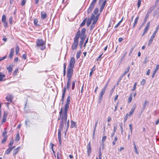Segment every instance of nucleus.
<instances>
[{
    "instance_id": "1",
    "label": "nucleus",
    "mask_w": 159,
    "mask_h": 159,
    "mask_svg": "<svg viewBox=\"0 0 159 159\" xmlns=\"http://www.w3.org/2000/svg\"><path fill=\"white\" fill-rule=\"evenodd\" d=\"M68 110V109H66L65 108L64 109L62 108L60 112V117L58 119V120H61V122L59 125V128H61V125L63 128L64 124L65 123L66 124L65 127L66 129V131L67 130L69 126V120L66 123L67 117V112Z\"/></svg>"
},
{
    "instance_id": "2",
    "label": "nucleus",
    "mask_w": 159,
    "mask_h": 159,
    "mask_svg": "<svg viewBox=\"0 0 159 159\" xmlns=\"http://www.w3.org/2000/svg\"><path fill=\"white\" fill-rule=\"evenodd\" d=\"M80 35V31H78L74 39V42L72 44V48L73 50H76L78 46V41Z\"/></svg>"
},
{
    "instance_id": "3",
    "label": "nucleus",
    "mask_w": 159,
    "mask_h": 159,
    "mask_svg": "<svg viewBox=\"0 0 159 159\" xmlns=\"http://www.w3.org/2000/svg\"><path fill=\"white\" fill-rule=\"evenodd\" d=\"M45 43L42 39H38L37 40L36 45L41 50H43L45 48Z\"/></svg>"
},
{
    "instance_id": "4",
    "label": "nucleus",
    "mask_w": 159,
    "mask_h": 159,
    "mask_svg": "<svg viewBox=\"0 0 159 159\" xmlns=\"http://www.w3.org/2000/svg\"><path fill=\"white\" fill-rule=\"evenodd\" d=\"M62 126L61 125V128H59V129L58 131V139L59 142L60 146L61 145V132L63 129Z\"/></svg>"
},
{
    "instance_id": "5",
    "label": "nucleus",
    "mask_w": 159,
    "mask_h": 159,
    "mask_svg": "<svg viewBox=\"0 0 159 159\" xmlns=\"http://www.w3.org/2000/svg\"><path fill=\"white\" fill-rule=\"evenodd\" d=\"M73 72V69L68 68L67 71V77L68 79L71 80Z\"/></svg>"
},
{
    "instance_id": "6",
    "label": "nucleus",
    "mask_w": 159,
    "mask_h": 159,
    "mask_svg": "<svg viewBox=\"0 0 159 159\" xmlns=\"http://www.w3.org/2000/svg\"><path fill=\"white\" fill-rule=\"evenodd\" d=\"M107 86H105L104 88L102 89V91L100 93V94L99 96V102L100 103L101 101H102V96L104 93H105V90L106 89Z\"/></svg>"
},
{
    "instance_id": "7",
    "label": "nucleus",
    "mask_w": 159,
    "mask_h": 159,
    "mask_svg": "<svg viewBox=\"0 0 159 159\" xmlns=\"http://www.w3.org/2000/svg\"><path fill=\"white\" fill-rule=\"evenodd\" d=\"M75 63V60L74 57H72L71 58L70 63L68 68H73L74 66Z\"/></svg>"
},
{
    "instance_id": "8",
    "label": "nucleus",
    "mask_w": 159,
    "mask_h": 159,
    "mask_svg": "<svg viewBox=\"0 0 159 159\" xmlns=\"http://www.w3.org/2000/svg\"><path fill=\"white\" fill-rule=\"evenodd\" d=\"M87 154L88 156H89L90 153L91 152V142H89L88 144H87Z\"/></svg>"
},
{
    "instance_id": "9",
    "label": "nucleus",
    "mask_w": 159,
    "mask_h": 159,
    "mask_svg": "<svg viewBox=\"0 0 159 159\" xmlns=\"http://www.w3.org/2000/svg\"><path fill=\"white\" fill-rule=\"evenodd\" d=\"M94 18V15L93 14H92L91 17L88 19L87 22V25L88 26H89L91 23L92 20H93Z\"/></svg>"
},
{
    "instance_id": "10",
    "label": "nucleus",
    "mask_w": 159,
    "mask_h": 159,
    "mask_svg": "<svg viewBox=\"0 0 159 159\" xmlns=\"http://www.w3.org/2000/svg\"><path fill=\"white\" fill-rule=\"evenodd\" d=\"M70 96H68L67 97L66 103L65 105V108L66 109H68L69 107V104L70 103Z\"/></svg>"
},
{
    "instance_id": "11",
    "label": "nucleus",
    "mask_w": 159,
    "mask_h": 159,
    "mask_svg": "<svg viewBox=\"0 0 159 159\" xmlns=\"http://www.w3.org/2000/svg\"><path fill=\"white\" fill-rule=\"evenodd\" d=\"M13 97L10 94H8L6 98L7 101L11 102Z\"/></svg>"
},
{
    "instance_id": "12",
    "label": "nucleus",
    "mask_w": 159,
    "mask_h": 159,
    "mask_svg": "<svg viewBox=\"0 0 159 159\" xmlns=\"http://www.w3.org/2000/svg\"><path fill=\"white\" fill-rule=\"evenodd\" d=\"M66 87H65L64 88L63 90L62 98L61 99V102H62V104L63 103L64 98L65 97V93L66 92Z\"/></svg>"
},
{
    "instance_id": "13",
    "label": "nucleus",
    "mask_w": 159,
    "mask_h": 159,
    "mask_svg": "<svg viewBox=\"0 0 159 159\" xmlns=\"http://www.w3.org/2000/svg\"><path fill=\"white\" fill-rule=\"evenodd\" d=\"M41 18L42 19H44L47 17L46 13L44 11H42L41 13Z\"/></svg>"
},
{
    "instance_id": "14",
    "label": "nucleus",
    "mask_w": 159,
    "mask_h": 159,
    "mask_svg": "<svg viewBox=\"0 0 159 159\" xmlns=\"http://www.w3.org/2000/svg\"><path fill=\"white\" fill-rule=\"evenodd\" d=\"M94 5L92 4H91L87 12L88 14L90 13L91 12L94 7Z\"/></svg>"
},
{
    "instance_id": "15",
    "label": "nucleus",
    "mask_w": 159,
    "mask_h": 159,
    "mask_svg": "<svg viewBox=\"0 0 159 159\" xmlns=\"http://www.w3.org/2000/svg\"><path fill=\"white\" fill-rule=\"evenodd\" d=\"M14 52V48H12L10 51V52L9 55V57L10 59H12Z\"/></svg>"
},
{
    "instance_id": "16",
    "label": "nucleus",
    "mask_w": 159,
    "mask_h": 159,
    "mask_svg": "<svg viewBox=\"0 0 159 159\" xmlns=\"http://www.w3.org/2000/svg\"><path fill=\"white\" fill-rule=\"evenodd\" d=\"M155 7L154 6H153L149 8L148 11L147 12L148 14H150L152 12V11L155 8Z\"/></svg>"
},
{
    "instance_id": "17",
    "label": "nucleus",
    "mask_w": 159,
    "mask_h": 159,
    "mask_svg": "<svg viewBox=\"0 0 159 159\" xmlns=\"http://www.w3.org/2000/svg\"><path fill=\"white\" fill-rule=\"evenodd\" d=\"M5 76V75L2 72L0 73V81L3 80V79Z\"/></svg>"
},
{
    "instance_id": "18",
    "label": "nucleus",
    "mask_w": 159,
    "mask_h": 159,
    "mask_svg": "<svg viewBox=\"0 0 159 159\" xmlns=\"http://www.w3.org/2000/svg\"><path fill=\"white\" fill-rule=\"evenodd\" d=\"M71 82V80L68 79L66 88L68 89H69L70 88V83Z\"/></svg>"
},
{
    "instance_id": "19",
    "label": "nucleus",
    "mask_w": 159,
    "mask_h": 159,
    "mask_svg": "<svg viewBox=\"0 0 159 159\" xmlns=\"http://www.w3.org/2000/svg\"><path fill=\"white\" fill-rule=\"evenodd\" d=\"M154 38V37L151 36L148 43V46H149L152 44Z\"/></svg>"
},
{
    "instance_id": "20",
    "label": "nucleus",
    "mask_w": 159,
    "mask_h": 159,
    "mask_svg": "<svg viewBox=\"0 0 159 159\" xmlns=\"http://www.w3.org/2000/svg\"><path fill=\"white\" fill-rule=\"evenodd\" d=\"M106 0H105V1H104L103 2L102 4L101 7L100 11H102L103 10V9H104V8L105 7V6L106 5Z\"/></svg>"
},
{
    "instance_id": "21",
    "label": "nucleus",
    "mask_w": 159,
    "mask_h": 159,
    "mask_svg": "<svg viewBox=\"0 0 159 159\" xmlns=\"http://www.w3.org/2000/svg\"><path fill=\"white\" fill-rule=\"evenodd\" d=\"M139 18V16H137L136 18L134 20V25H133V28H134L135 26L136 25V24H137V22H138V20Z\"/></svg>"
},
{
    "instance_id": "22",
    "label": "nucleus",
    "mask_w": 159,
    "mask_h": 159,
    "mask_svg": "<svg viewBox=\"0 0 159 159\" xmlns=\"http://www.w3.org/2000/svg\"><path fill=\"white\" fill-rule=\"evenodd\" d=\"M7 69L8 70L9 72H11L12 70V65H10L8 67H7Z\"/></svg>"
},
{
    "instance_id": "23",
    "label": "nucleus",
    "mask_w": 159,
    "mask_h": 159,
    "mask_svg": "<svg viewBox=\"0 0 159 159\" xmlns=\"http://www.w3.org/2000/svg\"><path fill=\"white\" fill-rule=\"evenodd\" d=\"M20 147H18L16 149H14L13 151V155H16L18 152L19 149Z\"/></svg>"
},
{
    "instance_id": "24",
    "label": "nucleus",
    "mask_w": 159,
    "mask_h": 159,
    "mask_svg": "<svg viewBox=\"0 0 159 159\" xmlns=\"http://www.w3.org/2000/svg\"><path fill=\"white\" fill-rule=\"evenodd\" d=\"M148 104H149V102L147 101V100H146L145 101L144 103L143 104V109H144L146 107V105H148Z\"/></svg>"
},
{
    "instance_id": "25",
    "label": "nucleus",
    "mask_w": 159,
    "mask_h": 159,
    "mask_svg": "<svg viewBox=\"0 0 159 159\" xmlns=\"http://www.w3.org/2000/svg\"><path fill=\"white\" fill-rule=\"evenodd\" d=\"M150 22H148L147 24V26L145 27L144 29V31L146 32L147 31L149 27L150 26Z\"/></svg>"
},
{
    "instance_id": "26",
    "label": "nucleus",
    "mask_w": 159,
    "mask_h": 159,
    "mask_svg": "<svg viewBox=\"0 0 159 159\" xmlns=\"http://www.w3.org/2000/svg\"><path fill=\"white\" fill-rule=\"evenodd\" d=\"M12 150L11 148L9 147L8 149L6 150L5 153L7 154H8Z\"/></svg>"
},
{
    "instance_id": "27",
    "label": "nucleus",
    "mask_w": 159,
    "mask_h": 159,
    "mask_svg": "<svg viewBox=\"0 0 159 159\" xmlns=\"http://www.w3.org/2000/svg\"><path fill=\"white\" fill-rule=\"evenodd\" d=\"M129 67H128L126 69V70L123 73V74H122V76H123L124 75H125L127 73L129 70Z\"/></svg>"
},
{
    "instance_id": "28",
    "label": "nucleus",
    "mask_w": 159,
    "mask_h": 159,
    "mask_svg": "<svg viewBox=\"0 0 159 159\" xmlns=\"http://www.w3.org/2000/svg\"><path fill=\"white\" fill-rule=\"evenodd\" d=\"M81 54V51H78L76 53V57L77 59L79 58L80 57Z\"/></svg>"
},
{
    "instance_id": "29",
    "label": "nucleus",
    "mask_w": 159,
    "mask_h": 159,
    "mask_svg": "<svg viewBox=\"0 0 159 159\" xmlns=\"http://www.w3.org/2000/svg\"><path fill=\"white\" fill-rule=\"evenodd\" d=\"M85 31L86 29L85 28L82 29L81 31L80 34H82V35H85Z\"/></svg>"
},
{
    "instance_id": "30",
    "label": "nucleus",
    "mask_w": 159,
    "mask_h": 159,
    "mask_svg": "<svg viewBox=\"0 0 159 159\" xmlns=\"http://www.w3.org/2000/svg\"><path fill=\"white\" fill-rule=\"evenodd\" d=\"M16 54H18V53H19V48L18 45H16Z\"/></svg>"
},
{
    "instance_id": "31",
    "label": "nucleus",
    "mask_w": 159,
    "mask_h": 159,
    "mask_svg": "<svg viewBox=\"0 0 159 159\" xmlns=\"http://www.w3.org/2000/svg\"><path fill=\"white\" fill-rule=\"evenodd\" d=\"M98 123V121H96L95 125L94 127V130H93V135H94V134H95V131L96 130V127H97V125Z\"/></svg>"
},
{
    "instance_id": "32",
    "label": "nucleus",
    "mask_w": 159,
    "mask_h": 159,
    "mask_svg": "<svg viewBox=\"0 0 159 159\" xmlns=\"http://www.w3.org/2000/svg\"><path fill=\"white\" fill-rule=\"evenodd\" d=\"M6 16L4 15H3L2 16V22L6 21Z\"/></svg>"
},
{
    "instance_id": "33",
    "label": "nucleus",
    "mask_w": 159,
    "mask_h": 159,
    "mask_svg": "<svg viewBox=\"0 0 159 159\" xmlns=\"http://www.w3.org/2000/svg\"><path fill=\"white\" fill-rule=\"evenodd\" d=\"M123 19V18H122V19L116 25H115V26L114 27L115 28H117L119 26L120 23L122 21Z\"/></svg>"
},
{
    "instance_id": "34",
    "label": "nucleus",
    "mask_w": 159,
    "mask_h": 159,
    "mask_svg": "<svg viewBox=\"0 0 159 159\" xmlns=\"http://www.w3.org/2000/svg\"><path fill=\"white\" fill-rule=\"evenodd\" d=\"M134 146L135 152L137 154H139V152L137 150V147L135 144H134Z\"/></svg>"
},
{
    "instance_id": "35",
    "label": "nucleus",
    "mask_w": 159,
    "mask_h": 159,
    "mask_svg": "<svg viewBox=\"0 0 159 159\" xmlns=\"http://www.w3.org/2000/svg\"><path fill=\"white\" fill-rule=\"evenodd\" d=\"M132 99V95H130V96L129 97V98H128V102L129 103H130L131 102Z\"/></svg>"
},
{
    "instance_id": "36",
    "label": "nucleus",
    "mask_w": 159,
    "mask_h": 159,
    "mask_svg": "<svg viewBox=\"0 0 159 159\" xmlns=\"http://www.w3.org/2000/svg\"><path fill=\"white\" fill-rule=\"evenodd\" d=\"M76 125V123L75 122H74L73 121H71V127L73 128L74 127H75Z\"/></svg>"
},
{
    "instance_id": "37",
    "label": "nucleus",
    "mask_w": 159,
    "mask_h": 159,
    "mask_svg": "<svg viewBox=\"0 0 159 159\" xmlns=\"http://www.w3.org/2000/svg\"><path fill=\"white\" fill-rule=\"evenodd\" d=\"M86 18H85L84 19V20L83 21L82 23L81 24L80 26H83L85 24L86 21Z\"/></svg>"
},
{
    "instance_id": "38",
    "label": "nucleus",
    "mask_w": 159,
    "mask_h": 159,
    "mask_svg": "<svg viewBox=\"0 0 159 159\" xmlns=\"http://www.w3.org/2000/svg\"><path fill=\"white\" fill-rule=\"evenodd\" d=\"M142 0H138V3H137V5H138V8H139V7L140 6V4Z\"/></svg>"
},
{
    "instance_id": "39",
    "label": "nucleus",
    "mask_w": 159,
    "mask_h": 159,
    "mask_svg": "<svg viewBox=\"0 0 159 159\" xmlns=\"http://www.w3.org/2000/svg\"><path fill=\"white\" fill-rule=\"evenodd\" d=\"M159 69V65H157L156 66V68L154 70V71L155 72L157 73V72L158 71Z\"/></svg>"
},
{
    "instance_id": "40",
    "label": "nucleus",
    "mask_w": 159,
    "mask_h": 159,
    "mask_svg": "<svg viewBox=\"0 0 159 159\" xmlns=\"http://www.w3.org/2000/svg\"><path fill=\"white\" fill-rule=\"evenodd\" d=\"M80 38L81 39V40H84L85 38V35H82V34H80Z\"/></svg>"
},
{
    "instance_id": "41",
    "label": "nucleus",
    "mask_w": 159,
    "mask_h": 159,
    "mask_svg": "<svg viewBox=\"0 0 159 159\" xmlns=\"http://www.w3.org/2000/svg\"><path fill=\"white\" fill-rule=\"evenodd\" d=\"M8 114V112L7 111H4L3 116V117L4 118H7V115Z\"/></svg>"
},
{
    "instance_id": "42",
    "label": "nucleus",
    "mask_w": 159,
    "mask_h": 159,
    "mask_svg": "<svg viewBox=\"0 0 159 159\" xmlns=\"http://www.w3.org/2000/svg\"><path fill=\"white\" fill-rule=\"evenodd\" d=\"M75 81H73L72 82V90L74 89L75 88Z\"/></svg>"
},
{
    "instance_id": "43",
    "label": "nucleus",
    "mask_w": 159,
    "mask_h": 159,
    "mask_svg": "<svg viewBox=\"0 0 159 159\" xmlns=\"http://www.w3.org/2000/svg\"><path fill=\"white\" fill-rule=\"evenodd\" d=\"M19 133H18L16 136V140L17 141H19Z\"/></svg>"
},
{
    "instance_id": "44",
    "label": "nucleus",
    "mask_w": 159,
    "mask_h": 159,
    "mask_svg": "<svg viewBox=\"0 0 159 159\" xmlns=\"http://www.w3.org/2000/svg\"><path fill=\"white\" fill-rule=\"evenodd\" d=\"M26 1V0H22L21 4V5L22 6H24L25 4Z\"/></svg>"
},
{
    "instance_id": "45",
    "label": "nucleus",
    "mask_w": 159,
    "mask_h": 159,
    "mask_svg": "<svg viewBox=\"0 0 159 159\" xmlns=\"http://www.w3.org/2000/svg\"><path fill=\"white\" fill-rule=\"evenodd\" d=\"M98 8H95L93 11L94 13L95 14H96L98 13Z\"/></svg>"
},
{
    "instance_id": "46",
    "label": "nucleus",
    "mask_w": 159,
    "mask_h": 159,
    "mask_svg": "<svg viewBox=\"0 0 159 159\" xmlns=\"http://www.w3.org/2000/svg\"><path fill=\"white\" fill-rule=\"evenodd\" d=\"M13 20V17L12 16H10L9 18V23L10 24H12V22Z\"/></svg>"
},
{
    "instance_id": "47",
    "label": "nucleus",
    "mask_w": 159,
    "mask_h": 159,
    "mask_svg": "<svg viewBox=\"0 0 159 159\" xmlns=\"http://www.w3.org/2000/svg\"><path fill=\"white\" fill-rule=\"evenodd\" d=\"M38 22V20L36 18L34 19V25H37Z\"/></svg>"
},
{
    "instance_id": "48",
    "label": "nucleus",
    "mask_w": 159,
    "mask_h": 159,
    "mask_svg": "<svg viewBox=\"0 0 159 159\" xmlns=\"http://www.w3.org/2000/svg\"><path fill=\"white\" fill-rule=\"evenodd\" d=\"M3 22V24L4 26L5 27H7V22L6 21H5V22Z\"/></svg>"
},
{
    "instance_id": "49",
    "label": "nucleus",
    "mask_w": 159,
    "mask_h": 159,
    "mask_svg": "<svg viewBox=\"0 0 159 159\" xmlns=\"http://www.w3.org/2000/svg\"><path fill=\"white\" fill-rule=\"evenodd\" d=\"M145 83H146V81H145V80L143 79L141 81V84L142 85H143L144 84H145Z\"/></svg>"
},
{
    "instance_id": "50",
    "label": "nucleus",
    "mask_w": 159,
    "mask_h": 159,
    "mask_svg": "<svg viewBox=\"0 0 159 159\" xmlns=\"http://www.w3.org/2000/svg\"><path fill=\"white\" fill-rule=\"evenodd\" d=\"M136 85H137V83L135 82L134 84V87L132 89V91H133L136 89Z\"/></svg>"
},
{
    "instance_id": "51",
    "label": "nucleus",
    "mask_w": 159,
    "mask_h": 159,
    "mask_svg": "<svg viewBox=\"0 0 159 159\" xmlns=\"http://www.w3.org/2000/svg\"><path fill=\"white\" fill-rule=\"evenodd\" d=\"M159 29V25H158L157 27L156 28V30H155V31L154 32H155V33H157L158 30V29Z\"/></svg>"
},
{
    "instance_id": "52",
    "label": "nucleus",
    "mask_w": 159,
    "mask_h": 159,
    "mask_svg": "<svg viewBox=\"0 0 159 159\" xmlns=\"http://www.w3.org/2000/svg\"><path fill=\"white\" fill-rule=\"evenodd\" d=\"M120 126L121 129V133L122 134L123 132V129L122 127V124H120Z\"/></svg>"
},
{
    "instance_id": "53",
    "label": "nucleus",
    "mask_w": 159,
    "mask_h": 159,
    "mask_svg": "<svg viewBox=\"0 0 159 159\" xmlns=\"http://www.w3.org/2000/svg\"><path fill=\"white\" fill-rule=\"evenodd\" d=\"M13 143H14V140H11L10 141V143H9L10 146H11L13 145Z\"/></svg>"
},
{
    "instance_id": "54",
    "label": "nucleus",
    "mask_w": 159,
    "mask_h": 159,
    "mask_svg": "<svg viewBox=\"0 0 159 159\" xmlns=\"http://www.w3.org/2000/svg\"><path fill=\"white\" fill-rule=\"evenodd\" d=\"M99 159H102V153L101 151V150L99 152Z\"/></svg>"
},
{
    "instance_id": "55",
    "label": "nucleus",
    "mask_w": 159,
    "mask_h": 159,
    "mask_svg": "<svg viewBox=\"0 0 159 159\" xmlns=\"http://www.w3.org/2000/svg\"><path fill=\"white\" fill-rule=\"evenodd\" d=\"M93 20V22L92 24L93 25H94L98 20H97V19H95L94 18Z\"/></svg>"
},
{
    "instance_id": "56",
    "label": "nucleus",
    "mask_w": 159,
    "mask_h": 159,
    "mask_svg": "<svg viewBox=\"0 0 159 159\" xmlns=\"http://www.w3.org/2000/svg\"><path fill=\"white\" fill-rule=\"evenodd\" d=\"M106 139V136H103L102 139V142L105 141Z\"/></svg>"
},
{
    "instance_id": "57",
    "label": "nucleus",
    "mask_w": 159,
    "mask_h": 159,
    "mask_svg": "<svg viewBox=\"0 0 159 159\" xmlns=\"http://www.w3.org/2000/svg\"><path fill=\"white\" fill-rule=\"evenodd\" d=\"M128 116H129V115H128V113H127L126 114V116H125V121L127 120L128 117Z\"/></svg>"
},
{
    "instance_id": "58",
    "label": "nucleus",
    "mask_w": 159,
    "mask_h": 159,
    "mask_svg": "<svg viewBox=\"0 0 159 159\" xmlns=\"http://www.w3.org/2000/svg\"><path fill=\"white\" fill-rule=\"evenodd\" d=\"M7 57V56L6 55L4 57H3L2 58H0V61H2V60H3L5 59H6Z\"/></svg>"
},
{
    "instance_id": "59",
    "label": "nucleus",
    "mask_w": 159,
    "mask_h": 159,
    "mask_svg": "<svg viewBox=\"0 0 159 159\" xmlns=\"http://www.w3.org/2000/svg\"><path fill=\"white\" fill-rule=\"evenodd\" d=\"M7 138L6 137H4L3 139L2 140V143H4L6 140Z\"/></svg>"
},
{
    "instance_id": "60",
    "label": "nucleus",
    "mask_w": 159,
    "mask_h": 159,
    "mask_svg": "<svg viewBox=\"0 0 159 159\" xmlns=\"http://www.w3.org/2000/svg\"><path fill=\"white\" fill-rule=\"evenodd\" d=\"M26 55L25 54H23L22 56V58L24 59H26Z\"/></svg>"
},
{
    "instance_id": "61",
    "label": "nucleus",
    "mask_w": 159,
    "mask_h": 159,
    "mask_svg": "<svg viewBox=\"0 0 159 159\" xmlns=\"http://www.w3.org/2000/svg\"><path fill=\"white\" fill-rule=\"evenodd\" d=\"M97 0H93L91 4L94 5L96 3Z\"/></svg>"
},
{
    "instance_id": "62",
    "label": "nucleus",
    "mask_w": 159,
    "mask_h": 159,
    "mask_svg": "<svg viewBox=\"0 0 159 159\" xmlns=\"http://www.w3.org/2000/svg\"><path fill=\"white\" fill-rule=\"evenodd\" d=\"M84 42V40H81L80 41V45L81 47L82 46Z\"/></svg>"
},
{
    "instance_id": "63",
    "label": "nucleus",
    "mask_w": 159,
    "mask_h": 159,
    "mask_svg": "<svg viewBox=\"0 0 159 159\" xmlns=\"http://www.w3.org/2000/svg\"><path fill=\"white\" fill-rule=\"evenodd\" d=\"M114 127L113 132L115 133L117 130V126H114Z\"/></svg>"
},
{
    "instance_id": "64",
    "label": "nucleus",
    "mask_w": 159,
    "mask_h": 159,
    "mask_svg": "<svg viewBox=\"0 0 159 159\" xmlns=\"http://www.w3.org/2000/svg\"><path fill=\"white\" fill-rule=\"evenodd\" d=\"M123 40V39L122 38L120 37L118 39V41L119 42H121Z\"/></svg>"
}]
</instances>
